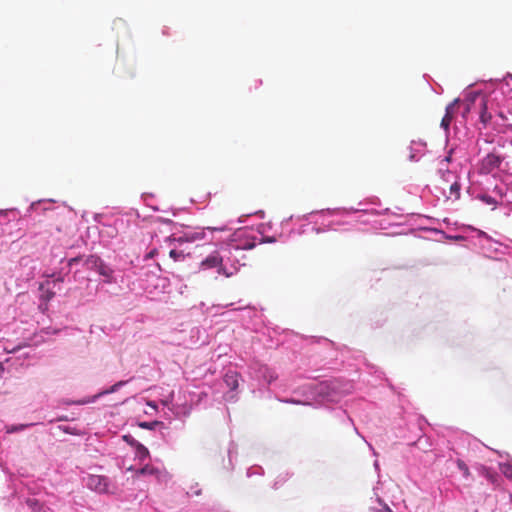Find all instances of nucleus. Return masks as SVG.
<instances>
[{"label":"nucleus","mask_w":512,"mask_h":512,"mask_svg":"<svg viewBox=\"0 0 512 512\" xmlns=\"http://www.w3.org/2000/svg\"><path fill=\"white\" fill-rule=\"evenodd\" d=\"M450 162V157L446 156L445 158L440 160L439 163V172L442 174V178L445 182L449 183L451 182L449 189L450 193L455 196L456 199L460 196V184L454 180L455 176L452 172H450L448 169H444V166L447 165V163Z\"/></svg>","instance_id":"1"},{"label":"nucleus","mask_w":512,"mask_h":512,"mask_svg":"<svg viewBox=\"0 0 512 512\" xmlns=\"http://www.w3.org/2000/svg\"><path fill=\"white\" fill-rule=\"evenodd\" d=\"M504 159V156L493 150L492 152L488 153L481 161V172L486 174L491 173L500 167Z\"/></svg>","instance_id":"2"},{"label":"nucleus","mask_w":512,"mask_h":512,"mask_svg":"<svg viewBox=\"0 0 512 512\" xmlns=\"http://www.w3.org/2000/svg\"><path fill=\"white\" fill-rule=\"evenodd\" d=\"M200 267L205 270L217 268V272L219 274L229 276V274L226 273L225 268L223 266V258L217 251H214L213 253L208 255L204 260H202V262L200 263Z\"/></svg>","instance_id":"3"},{"label":"nucleus","mask_w":512,"mask_h":512,"mask_svg":"<svg viewBox=\"0 0 512 512\" xmlns=\"http://www.w3.org/2000/svg\"><path fill=\"white\" fill-rule=\"evenodd\" d=\"M87 486L98 493L111 492L108 479L101 475H90L87 478Z\"/></svg>","instance_id":"4"},{"label":"nucleus","mask_w":512,"mask_h":512,"mask_svg":"<svg viewBox=\"0 0 512 512\" xmlns=\"http://www.w3.org/2000/svg\"><path fill=\"white\" fill-rule=\"evenodd\" d=\"M426 143L422 141H412L408 159L410 161H418L425 153Z\"/></svg>","instance_id":"5"},{"label":"nucleus","mask_w":512,"mask_h":512,"mask_svg":"<svg viewBox=\"0 0 512 512\" xmlns=\"http://www.w3.org/2000/svg\"><path fill=\"white\" fill-rule=\"evenodd\" d=\"M488 99L486 96H481L480 98V103H479V107H480V122L484 125V127H486L491 119H492V115L491 113L488 111Z\"/></svg>","instance_id":"6"},{"label":"nucleus","mask_w":512,"mask_h":512,"mask_svg":"<svg viewBox=\"0 0 512 512\" xmlns=\"http://www.w3.org/2000/svg\"><path fill=\"white\" fill-rule=\"evenodd\" d=\"M240 375L236 371H228L224 376V382L231 390L238 388V380Z\"/></svg>","instance_id":"7"},{"label":"nucleus","mask_w":512,"mask_h":512,"mask_svg":"<svg viewBox=\"0 0 512 512\" xmlns=\"http://www.w3.org/2000/svg\"><path fill=\"white\" fill-rule=\"evenodd\" d=\"M50 283L47 281L45 283H41L39 286V290L41 291V299L48 302L55 296L54 291L49 287Z\"/></svg>","instance_id":"8"},{"label":"nucleus","mask_w":512,"mask_h":512,"mask_svg":"<svg viewBox=\"0 0 512 512\" xmlns=\"http://www.w3.org/2000/svg\"><path fill=\"white\" fill-rule=\"evenodd\" d=\"M498 117L506 123V127L512 130V108L506 111L500 110L497 113Z\"/></svg>","instance_id":"9"},{"label":"nucleus","mask_w":512,"mask_h":512,"mask_svg":"<svg viewBox=\"0 0 512 512\" xmlns=\"http://www.w3.org/2000/svg\"><path fill=\"white\" fill-rule=\"evenodd\" d=\"M102 264H103L102 260L98 256H95V255H90L85 260V265L89 269L98 270V267H100Z\"/></svg>","instance_id":"10"},{"label":"nucleus","mask_w":512,"mask_h":512,"mask_svg":"<svg viewBox=\"0 0 512 512\" xmlns=\"http://www.w3.org/2000/svg\"><path fill=\"white\" fill-rule=\"evenodd\" d=\"M452 108H453V104L449 105L446 108V113H445L444 117L441 120V127L444 128L446 131L449 129V126H450L452 118H453V116H452Z\"/></svg>","instance_id":"11"},{"label":"nucleus","mask_w":512,"mask_h":512,"mask_svg":"<svg viewBox=\"0 0 512 512\" xmlns=\"http://www.w3.org/2000/svg\"><path fill=\"white\" fill-rule=\"evenodd\" d=\"M98 273L106 278V282H112L113 270L104 263L98 267Z\"/></svg>","instance_id":"12"},{"label":"nucleus","mask_w":512,"mask_h":512,"mask_svg":"<svg viewBox=\"0 0 512 512\" xmlns=\"http://www.w3.org/2000/svg\"><path fill=\"white\" fill-rule=\"evenodd\" d=\"M159 473L158 469L151 465H145L144 467L136 470V475H157Z\"/></svg>","instance_id":"13"},{"label":"nucleus","mask_w":512,"mask_h":512,"mask_svg":"<svg viewBox=\"0 0 512 512\" xmlns=\"http://www.w3.org/2000/svg\"><path fill=\"white\" fill-rule=\"evenodd\" d=\"M135 449H136V455L139 458V460L143 461L144 459L149 457L148 449L141 443H136Z\"/></svg>","instance_id":"14"},{"label":"nucleus","mask_w":512,"mask_h":512,"mask_svg":"<svg viewBox=\"0 0 512 512\" xmlns=\"http://www.w3.org/2000/svg\"><path fill=\"white\" fill-rule=\"evenodd\" d=\"M500 471L506 478L512 479V464H509V463L501 464Z\"/></svg>","instance_id":"15"},{"label":"nucleus","mask_w":512,"mask_h":512,"mask_svg":"<svg viewBox=\"0 0 512 512\" xmlns=\"http://www.w3.org/2000/svg\"><path fill=\"white\" fill-rule=\"evenodd\" d=\"M201 235H202L201 233H193L191 235H185L184 237H179L177 239V241L180 243L188 242V241H195L196 239H200Z\"/></svg>","instance_id":"16"},{"label":"nucleus","mask_w":512,"mask_h":512,"mask_svg":"<svg viewBox=\"0 0 512 512\" xmlns=\"http://www.w3.org/2000/svg\"><path fill=\"white\" fill-rule=\"evenodd\" d=\"M169 256L174 260V261H183L184 258H185V254L183 253V251H177L175 249H172L170 252H169Z\"/></svg>","instance_id":"17"},{"label":"nucleus","mask_w":512,"mask_h":512,"mask_svg":"<svg viewBox=\"0 0 512 512\" xmlns=\"http://www.w3.org/2000/svg\"><path fill=\"white\" fill-rule=\"evenodd\" d=\"M26 503L34 512H39L41 509V505L39 504L38 500L34 498L27 499Z\"/></svg>","instance_id":"18"},{"label":"nucleus","mask_w":512,"mask_h":512,"mask_svg":"<svg viewBox=\"0 0 512 512\" xmlns=\"http://www.w3.org/2000/svg\"><path fill=\"white\" fill-rule=\"evenodd\" d=\"M457 466L459 468L460 471H462V473L464 474V476L468 477L470 475V471H469V468L468 466L465 464L464 461L462 460H458L457 461Z\"/></svg>","instance_id":"19"},{"label":"nucleus","mask_w":512,"mask_h":512,"mask_svg":"<svg viewBox=\"0 0 512 512\" xmlns=\"http://www.w3.org/2000/svg\"><path fill=\"white\" fill-rule=\"evenodd\" d=\"M160 422L158 421H153V422H140L139 423V427L141 428H144V429H149V430H153L157 425H159Z\"/></svg>","instance_id":"20"},{"label":"nucleus","mask_w":512,"mask_h":512,"mask_svg":"<svg viewBox=\"0 0 512 512\" xmlns=\"http://www.w3.org/2000/svg\"><path fill=\"white\" fill-rule=\"evenodd\" d=\"M123 439L128 443L130 444L131 446L135 447V444L136 443H139L138 441H136L131 435H125L123 436Z\"/></svg>","instance_id":"21"},{"label":"nucleus","mask_w":512,"mask_h":512,"mask_svg":"<svg viewBox=\"0 0 512 512\" xmlns=\"http://www.w3.org/2000/svg\"><path fill=\"white\" fill-rule=\"evenodd\" d=\"M282 402L284 403H290V404H302V405H308L307 402H302L300 400H296V399H285V400H282Z\"/></svg>","instance_id":"22"},{"label":"nucleus","mask_w":512,"mask_h":512,"mask_svg":"<svg viewBox=\"0 0 512 512\" xmlns=\"http://www.w3.org/2000/svg\"><path fill=\"white\" fill-rule=\"evenodd\" d=\"M373 512H393L387 505H384L382 509L375 510L373 509Z\"/></svg>","instance_id":"23"},{"label":"nucleus","mask_w":512,"mask_h":512,"mask_svg":"<svg viewBox=\"0 0 512 512\" xmlns=\"http://www.w3.org/2000/svg\"><path fill=\"white\" fill-rule=\"evenodd\" d=\"M207 229L209 230H213V231H225L226 228L225 227H208Z\"/></svg>","instance_id":"24"},{"label":"nucleus","mask_w":512,"mask_h":512,"mask_svg":"<svg viewBox=\"0 0 512 512\" xmlns=\"http://www.w3.org/2000/svg\"><path fill=\"white\" fill-rule=\"evenodd\" d=\"M79 261L78 257L72 258L69 260V265L72 266L74 263H77Z\"/></svg>","instance_id":"25"},{"label":"nucleus","mask_w":512,"mask_h":512,"mask_svg":"<svg viewBox=\"0 0 512 512\" xmlns=\"http://www.w3.org/2000/svg\"><path fill=\"white\" fill-rule=\"evenodd\" d=\"M254 246H255V244H254V243H251V244H249V245L247 246V248H253Z\"/></svg>","instance_id":"26"},{"label":"nucleus","mask_w":512,"mask_h":512,"mask_svg":"<svg viewBox=\"0 0 512 512\" xmlns=\"http://www.w3.org/2000/svg\"><path fill=\"white\" fill-rule=\"evenodd\" d=\"M154 253H155V251H151V252L149 253V257H152V256L154 255Z\"/></svg>","instance_id":"27"},{"label":"nucleus","mask_w":512,"mask_h":512,"mask_svg":"<svg viewBox=\"0 0 512 512\" xmlns=\"http://www.w3.org/2000/svg\"><path fill=\"white\" fill-rule=\"evenodd\" d=\"M56 281L62 282L63 279L62 278H58Z\"/></svg>","instance_id":"28"},{"label":"nucleus","mask_w":512,"mask_h":512,"mask_svg":"<svg viewBox=\"0 0 512 512\" xmlns=\"http://www.w3.org/2000/svg\"><path fill=\"white\" fill-rule=\"evenodd\" d=\"M510 500H511V502H512V494L510 495Z\"/></svg>","instance_id":"29"}]
</instances>
